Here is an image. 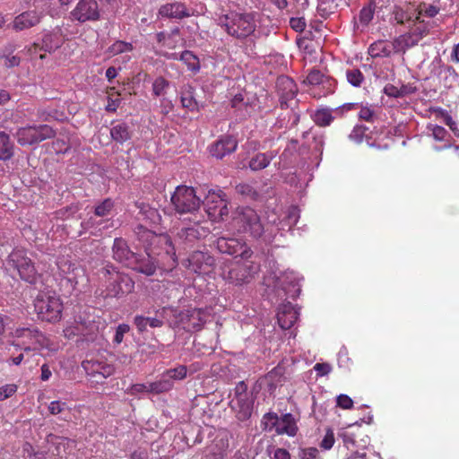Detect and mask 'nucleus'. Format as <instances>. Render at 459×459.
I'll return each instance as SVG.
<instances>
[{
    "label": "nucleus",
    "mask_w": 459,
    "mask_h": 459,
    "mask_svg": "<svg viewBox=\"0 0 459 459\" xmlns=\"http://www.w3.org/2000/svg\"><path fill=\"white\" fill-rule=\"evenodd\" d=\"M255 12H230L219 18L218 24L234 39L242 40L253 35L256 30Z\"/></svg>",
    "instance_id": "nucleus-1"
},
{
    "label": "nucleus",
    "mask_w": 459,
    "mask_h": 459,
    "mask_svg": "<svg viewBox=\"0 0 459 459\" xmlns=\"http://www.w3.org/2000/svg\"><path fill=\"white\" fill-rule=\"evenodd\" d=\"M134 233L148 256L160 255L162 252L167 255H175L172 241L168 235H158L141 224L135 227Z\"/></svg>",
    "instance_id": "nucleus-2"
},
{
    "label": "nucleus",
    "mask_w": 459,
    "mask_h": 459,
    "mask_svg": "<svg viewBox=\"0 0 459 459\" xmlns=\"http://www.w3.org/2000/svg\"><path fill=\"white\" fill-rule=\"evenodd\" d=\"M7 336L11 345L19 347L25 351H39L48 344V340L43 333L33 325L15 329L12 327Z\"/></svg>",
    "instance_id": "nucleus-3"
},
{
    "label": "nucleus",
    "mask_w": 459,
    "mask_h": 459,
    "mask_svg": "<svg viewBox=\"0 0 459 459\" xmlns=\"http://www.w3.org/2000/svg\"><path fill=\"white\" fill-rule=\"evenodd\" d=\"M231 226L238 233L258 239L264 232L260 216L250 207H240L231 221Z\"/></svg>",
    "instance_id": "nucleus-4"
},
{
    "label": "nucleus",
    "mask_w": 459,
    "mask_h": 459,
    "mask_svg": "<svg viewBox=\"0 0 459 459\" xmlns=\"http://www.w3.org/2000/svg\"><path fill=\"white\" fill-rule=\"evenodd\" d=\"M55 130L47 124L27 125L16 130L14 137L21 146H32L51 139L55 136Z\"/></svg>",
    "instance_id": "nucleus-5"
},
{
    "label": "nucleus",
    "mask_w": 459,
    "mask_h": 459,
    "mask_svg": "<svg viewBox=\"0 0 459 459\" xmlns=\"http://www.w3.org/2000/svg\"><path fill=\"white\" fill-rule=\"evenodd\" d=\"M104 270L108 275L105 298H119L134 290V281L127 274L116 271L109 265H107Z\"/></svg>",
    "instance_id": "nucleus-6"
},
{
    "label": "nucleus",
    "mask_w": 459,
    "mask_h": 459,
    "mask_svg": "<svg viewBox=\"0 0 459 459\" xmlns=\"http://www.w3.org/2000/svg\"><path fill=\"white\" fill-rule=\"evenodd\" d=\"M34 307L42 321L54 323L62 317L63 302L58 297L39 294L34 300Z\"/></svg>",
    "instance_id": "nucleus-7"
},
{
    "label": "nucleus",
    "mask_w": 459,
    "mask_h": 459,
    "mask_svg": "<svg viewBox=\"0 0 459 459\" xmlns=\"http://www.w3.org/2000/svg\"><path fill=\"white\" fill-rule=\"evenodd\" d=\"M415 46L411 36H399L394 41L377 40L368 48V54L373 58L387 57L393 53L405 52L406 49Z\"/></svg>",
    "instance_id": "nucleus-8"
},
{
    "label": "nucleus",
    "mask_w": 459,
    "mask_h": 459,
    "mask_svg": "<svg viewBox=\"0 0 459 459\" xmlns=\"http://www.w3.org/2000/svg\"><path fill=\"white\" fill-rule=\"evenodd\" d=\"M8 263L18 272L21 279L28 283L34 284L39 278L34 263L22 249H14L11 252Z\"/></svg>",
    "instance_id": "nucleus-9"
},
{
    "label": "nucleus",
    "mask_w": 459,
    "mask_h": 459,
    "mask_svg": "<svg viewBox=\"0 0 459 459\" xmlns=\"http://www.w3.org/2000/svg\"><path fill=\"white\" fill-rule=\"evenodd\" d=\"M171 204L178 213H194L201 204L193 187L179 186L171 195Z\"/></svg>",
    "instance_id": "nucleus-10"
},
{
    "label": "nucleus",
    "mask_w": 459,
    "mask_h": 459,
    "mask_svg": "<svg viewBox=\"0 0 459 459\" xmlns=\"http://www.w3.org/2000/svg\"><path fill=\"white\" fill-rule=\"evenodd\" d=\"M204 204L212 221H223L229 215V202L222 190H210L205 196Z\"/></svg>",
    "instance_id": "nucleus-11"
},
{
    "label": "nucleus",
    "mask_w": 459,
    "mask_h": 459,
    "mask_svg": "<svg viewBox=\"0 0 459 459\" xmlns=\"http://www.w3.org/2000/svg\"><path fill=\"white\" fill-rule=\"evenodd\" d=\"M237 263L227 273H223V278L230 283L240 286L250 282L259 271V264L248 260Z\"/></svg>",
    "instance_id": "nucleus-12"
},
{
    "label": "nucleus",
    "mask_w": 459,
    "mask_h": 459,
    "mask_svg": "<svg viewBox=\"0 0 459 459\" xmlns=\"http://www.w3.org/2000/svg\"><path fill=\"white\" fill-rule=\"evenodd\" d=\"M82 367L89 377V379L95 384H103L105 379L115 373V367L104 359H91L82 362Z\"/></svg>",
    "instance_id": "nucleus-13"
},
{
    "label": "nucleus",
    "mask_w": 459,
    "mask_h": 459,
    "mask_svg": "<svg viewBox=\"0 0 459 459\" xmlns=\"http://www.w3.org/2000/svg\"><path fill=\"white\" fill-rule=\"evenodd\" d=\"M217 248L222 254L239 256L242 260H248L253 255V251L247 243L236 238H219Z\"/></svg>",
    "instance_id": "nucleus-14"
},
{
    "label": "nucleus",
    "mask_w": 459,
    "mask_h": 459,
    "mask_svg": "<svg viewBox=\"0 0 459 459\" xmlns=\"http://www.w3.org/2000/svg\"><path fill=\"white\" fill-rule=\"evenodd\" d=\"M209 314L206 309L190 307L181 311L178 316V322L187 332L200 331L207 321Z\"/></svg>",
    "instance_id": "nucleus-15"
},
{
    "label": "nucleus",
    "mask_w": 459,
    "mask_h": 459,
    "mask_svg": "<svg viewBox=\"0 0 459 459\" xmlns=\"http://www.w3.org/2000/svg\"><path fill=\"white\" fill-rule=\"evenodd\" d=\"M72 21L81 23L94 22L100 18L99 4L96 0H79L70 13Z\"/></svg>",
    "instance_id": "nucleus-16"
},
{
    "label": "nucleus",
    "mask_w": 459,
    "mask_h": 459,
    "mask_svg": "<svg viewBox=\"0 0 459 459\" xmlns=\"http://www.w3.org/2000/svg\"><path fill=\"white\" fill-rule=\"evenodd\" d=\"M231 433L225 429L218 430L215 437L207 448L206 459H226L230 450Z\"/></svg>",
    "instance_id": "nucleus-17"
},
{
    "label": "nucleus",
    "mask_w": 459,
    "mask_h": 459,
    "mask_svg": "<svg viewBox=\"0 0 459 459\" xmlns=\"http://www.w3.org/2000/svg\"><path fill=\"white\" fill-rule=\"evenodd\" d=\"M264 420L271 422L275 427V431L279 435L286 434L289 437H294L298 432V426L296 420L291 413H285L278 418L276 413H266L264 416Z\"/></svg>",
    "instance_id": "nucleus-18"
},
{
    "label": "nucleus",
    "mask_w": 459,
    "mask_h": 459,
    "mask_svg": "<svg viewBox=\"0 0 459 459\" xmlns=\"http://www.w3.org/2000/svg\"><path fill=\"white\" fill-rule=\"evenodd\" d=\"M56 264L59 275L70 282L73 288L78 285L79 278L84 276L83 269L76 266L67 256L59 255L56 258Z\"/></svg>",
    "instance_id": "nucleus-19"
},
{
    "label": "nucleus",
    "mask_w": 459,
    "mask_h": 459,
    "mask_svg": "<svg viewBox=\"0 0 459 459\" xmlns=\"http://www.w3.org/2000/svg\"><path fill=\"white\" fill-rule=\"evenodd\" d=\"M276 89L281 108H288L290 107V102L295 99L298 93V87L295 82L288 76H279L276 81Z\"/></svg>",
    "instance_id": "nucleus-20"
},
{
    "label": "nucleus",
    "mask_w": 459,
    "mask_h": 459,
    "mask_svg": "<svg viewBox=\"0 0 459 459\" xmlns=\"http://www.w3.org/2000/svg\"><path fill=\"white\" fill-rule=\"evenodd\" d=\"M215 259L208 252L194 251L188 258V267L198 274H209L213 271Z\"/></svg>",
    "instance_id": "nucleus-21"
},
{
    "label": "nucleus",
    "mask_w": 459,
    "mask_h": 459,
    "mask_svg": "<svg viewBox=\"0 0 459 459\" xmlns=\"http://www.w3.org/2000/svg\"><path fill=\"white\" fill-rule=\"evenodd\" d=\"M306 82L313 86L310 91L315 98L319 99L333 91V82L318 70L311 71L307 74Z\"/></svg>",
    "instance_id": "nucleus-22"
},
{
    "label": "nucleus",
    "mask_w": 459,
    "mask_h": 459,
    "mask_svg": "<svg viewBox=\"0 0 459 459\" xmlns=\"http://www.w3.org/2000/svg\"><path fill=\"white\" fill-rule=\"evenodd\" d=\"M113 258L124 264L127 267H131L135 264L136 254L134 253L128 247L127 242L122 238H116L114 239L113 247Z\"/></svg>",
    "instance_id": "nucleus-23"
},
{
    "label": "nucleus",
    "mask_w": 459,
    "mask_h": 459,
    "mask_svg": "<svg viewBox=\"0 0 459 459\" xmlns=\"http://www.w3.org/2000/svg\"><path fill=\"white\" fill-rule=\"evenodd\" d=\"M238 143L232 136L226 135L216 141L210 149L211 154L217 158L222 159L226 155L234 152L237 149Z\"/></svg>",
    "instance_id": "nucleus-24"
},
{
    "label": "nucleus",
    "mask_w": 459,
    "mask_h": 459,
    "mask_svg": "<svg viewBox=\"0 0 459 459\" xmlns=\"http://www.w3.org/2000/svg\"><path fill=\"white\" fill-rule=\"evenodd\" d=\"M298 316L299 313L291 303L282 304L277 313L278 324L282 329H290L298 320Z\"/></svg>",
    "instance_id": "nucleus-25"
},
{
    "label": "nucleus",
    "mask_w": 459,
    "mask_h": 459,
    "mask_svg": "<svg viewBox=\"0 0 459 459\" xmlns=\"http://www.w3.org/2000/svg\"><path fill=\"white\" fill-rule=\"evenodd\" d=\"M230 405L238 420L245 421L250 418L253 411V401L249 397L232 398Z\"/></svg>",
    "instance_id": "nucleus-26"
},
{
    "label": "nucleus",
    "mask_w": 459,
    "mask_h": 459,
    "mask_svg": "<svg viewBox=\"0 0 459 459\" xmlns=\"http://www.w3.org/2000/svg\"><path fill=\"white\" fill-rule=\"evenodd\" d=\"M39 22L40 16L36 11H27L14 18L13 29L21 31L37 25Z\"/></svg>",
    "instance_id": "nucleus-27"
},
{
    "label": "nucleus",
    "mask_w": 459,
    "mask_h": 459,
    "mask_svg": "<svg viewBox=\"0 0 459 459\" xmlns=\"http://www.w3.org/2000/svg\"><path fill=\"white\" fill-rule=\"evenodd\" d=\"M159 14L162 17L175 19H182L190 16V13L185 4L180 2L161 5L159 9Z\"/></svg>",
    "instance_id": "nucleus-28"
},
{
    "label": "nucleus",
    "mask_w": 459,
    "mask_h": 459,
    "mask_svg": "<svg viewBox=\"0 0 459 459\" xmlns=\"http://www.w3.org/2000/svg\"><path fill=\"white\" fill-rule=\"evenodd\" d=\"M139 209L138 220L145 221L149 226L158 225L161 221V216L158 210L145 203H135Z\"/></svg>",
    "instance_id": "nucleus-29"
},
{
    "label": "nucleus",
    "mask_w": 459,
    "mask_h": 459,
    "mask_svg": "<svg viewBox=\"0 0 459 459\" xmlns=\"http://www.w3.org/2000/svg\"><path fill=\"white\" fill-rule=\"evenodd\" d=\"M64 43L62 33L58 31L48 32L43 35L40 44V50L45 53H53Z\"/></svg>",
    "instance_id": "nucleus-30"
},
{
    "label": "nucleus",
    "mask_w": 459,
    "mask_h": 459,
    "mask_svg": "<svg viewBox=\"0 0 459 459\" xmlns=\"http://www.w3.org/2000/svg\"><path fill=\"white\" fill-rule=\"evenodd\" d=\"M110 135L112 140L122 144L131 139L133 130L127 123L118 121L112 124Z\"/></svg>",
    "instance_id": "nucleus-31"
},
{
    "label": "nucleus",
    "mask_w": 459,
    "mask_h": 459,
    "mask_svg": "<svg viewBox=\"0 0 459 459\" xmlns=\"http://www.w3.org/2000/svg\"><path fill=\"white\" fill-rule=\"evenodd\" d=\"M163 56H165L168 59H179L181 60L188 68V70L192 72H197L200 70V62L198 57L194 55L192 51L185 50L183 51L179 57L178 56L177 53L168 54L164 53L162 54Z\"/></svg>",
    "instance_id": "nucleus-32"
},
{
    "label": "nucleus",
    "mask_w": 459,
    "mask_h": 459,
    "mask_svg": "<svg viewBox=\"0 0 459 459\" xmlns=\"http://www.w3.org/2000/svg\"><path fill=\"white\" fill-rule=\"evenodd\" d=\"M180 30L178 27H176L170 30V32L160 31L156 34V39L159 44L163 47H166L169 49H175L178 42Z\"/></svg>",
    "instance_id": "nucleus-33"
},
{
    "label": "nucleus",
    "mask_w": 459,
    "mask_h": 459,
    "mask_svg": "<svg viewBox=\"0 0 459 459\" xmlns=\"http://www.w3.org/2000/svg\"><path fill=\"white\" fill-rule=\"evenodd\" d=\"M429 29L430 25L429 22L415 18L412 22L410 32L403 36H411V39L415 41V45H417L419 40L429 33Z\"/></svg>",
    "instance_id": "nucleus-34"
},
{
    "label": "nucleus",
    "mask_w": 459,
    "mask_h": 459,
    "mask_svg": "<svg viewBox=\"0 0 459 459\" xmlns=\"http://www.w3.org/2000/svg\"><path fill=\"white\" fill-rule=\"evenodd\" d=\"M394 18L399 24L408 23L409 26L412 23L415 19L416 9L413 6L407 5L406 9L403 10L401 7L396 6L394 10Z\"/></svg>",
    "instance_id": "nucleus-35"
},
{
    "label": "nucleus",
    "mask_w": 459,
    "mask_h": 459,
    "mask_svg": "<svg viewBox=\"0 0 459 459\" xmlns=\"http://www.w3.org/2000/svg\"><path fill=\"white\" fill-rule=\"evenodd\" d=\"M134 323L138 332L143 333L147 330V327L159 328L163 325V321L157 317H148L143 316H136Z\"/></svg>",
    "instance_id": "nucleus-36"
},
{
    "label": "nucleus",
    "mask_w": 459,
    "mask_h": 459,
    "mask_svg": "<svg viewBox=\"0 0 459 459\" xmlns=\"http://www.w3.org/2000/svg\"><path fill=\"white\" fill-rule=\"evenodd\" d=\"M273 158L274 154L273 152L257 153L249 160V168L255 171L261 170L266 168Z\"/></svg>",
    "instance_id": "nucleus-37"
},
{
    "label": "nucleus",
    "mask_w": 459,
    "mask_h": 459,
    "mask_svg": "<svg viewBox=\"0 0 459 459\" xmlns=\"http://www.w3.org/2000/svg\"><path fill=\"white\" fill-rule=\"evenodd\" d=\"M173 382L169 378L164 377L163 373L160 379L149 383L148 388L150 394H159L169 392L173 388Z\"/></svg>",
    "instance_id": "nucleus-38"
},
{
    "label": "nucleus",
    "mask_w": 459,
    "mask_h": 459,
    "mask_svg": "<svg viewBox=\"0 0 459 459\" xmlns=\"http://www.w3.org/2000/svg\"><path fill=\"white\" fill-rule=\"evenodd\" d=\"M152 256H148L147 260L139 261L138 258H135V264L131 265L130 268L135 270L138 273H143L145 275L151 276L153 275L156 272L157 265L152 260Z\"/></svg>",
    "instance_id": "nucleus-39"
},
{
    "label": "nucleus",
    "mask_w": 459,
    "mask_h": 459,
    "mask_svg": "<svg viewBox=\"0 0 459 459\" xmlns=\"http://www.w3.org/2000/svg\"><path fill=\"white\" fill-rule=\"evenodd\" d=\"M133 49L134 46L132 43L124 40H116L111 46L108 48L107 53L110 56H115L120 54L131 52Z\"/></svg>",
    "instance_id": "nucleus-40"
},
{
    "label": "nucleus",
    "mask_w": 459,
    "mask_h": 459,
    "mask_svg": "<svg viewBox=\"0 0 459 459\" xmlns=\"http://www.w3.org/2000/svg\"><path fill=\"white\" fill-rule=\"evenodd\" d=\"M334 117L328 108H321L315 112L313 120L319 126H328L333 121Z\"/></svg>",
    "instance_id": "nucleus-41"
},
{
    "label": "nucleus",
    "mask_w": 459,
    "mask_h": 459,
    "mask_svg": "<svg viewBox=\"0 0 459 459\" xmlns=\"http://www.w3.org/2000/svg\"><path fill=\"white\" fill-rule=\"evenodd\" d=\"M13 155V144L9 136L2 132L0 133V160H5Z\"/></svg>",
    "instance_id": "nucleus-42"
},
{
    "label": "nucleus",
    "mask_w": 459,
    "mask_h": 459,
    "mask_svg": "<svg viewBox=\"0 0 459 459\" xmlns=\"http://www.w3.org/2000/svg\"><path fill=\"white\" fill-rule=\"evenodd\" d=\"M179 238L185 240V241H193L196 238H199L201 236V233L199 231V226L197 223L195 224V226L192 227H183L181 228L178 232L177 233Z\"/></svg>",
    "instance_id": "nucleus-43"
},
{
    "label": "nucleus",
    "mask_w": 459,
    "mask_h": 459,
    "mask_svg": "<svg viewBox=\"0 0 459 459\" xmlns=\"http://www.w3.org/2000/svg\"><path fill=\"white\" fill-rule=\"evenodd\" d=\"M169 85L170 82L163 76L157 77L152 82V95L156 98L164 96Z\"/></svg>",
    "instance_id": "nucleus-44"
},
{
    "label": "nucleus",
    "mask_w": 459,
    "mask_h": 459,
    "mask_svg": "<svg viewBox=\"0 0 459 459\" xmlns=\"http://www.w3.org/2000/svg\"><path fill=\"white\" fill-rule=\"evenodd\" d=\"M52 149L57 154L67 152L71 149L69 137L66 134H60L52 142Z\"/></svg>",
    "instance_id": "nucleus-45"
},
{
    "label": "nucleus",
    "mask_w": 459,
    "mask_h": 459,
    "mask_svg": "<svg viewBox=\"0 0 459 459\" xmlns=\"http://www.w3.org/2000/svg\"><path fill=\"white\" fill-rule=\"evenodd\" d=\"M345 74L348 82L354 87H359L365 80L364 74L358 68H349Z\"/></svg>",
    "instance_id": "nucleus-46"
},
{
    "label": "nucleus",
    "mask_w": 459,
    "mask_h": 459,
    "mask_svg": "<svg viewBox=\"0 0 459 459\" xmlns=\"http://www.w3.org/2000/svg\"><path fill=\"white\" fill-rule=\"evenodd\" d=\"M188 368L185 365H179L174 368L167 369L164 372V377L173 380H183L186 377Z\"/></svg>",
    "instance_id": "nucleus-47"
},
{
    "label": "nucleus",
    "mask_w": 459,
    "mask_h": 459,
    "mask_svg": "<svg viewBox=\"0 0 459 459\" xmlns=\"http://www.w3.org/2000/svg\"><path fill=\"white\" fill-rule=\"evenodd\" d=\"M374 11H375V4L371 0L369 4L367 6H364L359 14V22L367 26L369 24V22L372 21L374 16Z\"/></svg>",
    "instance_id": "nucleus-48"
},
{
    "label": "nucleus",
    "mask_w": 459,
    "mask_h": 459,
    "mask_svg": "<svg viewBox=\"0 0 459 459\" xmlns=\"http://www.w3.org/2000/svg\"><path fill=\"white\" fill-rule=\"evenodd\" d=\"M439 9L432 4H420L419 8L416 9L417 15L415 16L416 19H420L421 16H426L428 18H432L436 16L438 13Z\"/></svg>",
    "instance_id": "nucleus-49"
},
{
    "label": "nucleus",
    "mask_w": 459,
    "mask_h": 459,
    "mask_svg": "<svg viewBox=\"0 0 459 459\" xmlns=\"http://www.w3.org/2000/svg\"><path fill=\"white\" fill-rule=\"evenodd\" d=\"M113 207L114 202L110 198H107L95 207L94 213L96 216L104 217L110 213Z\"/></svg>",
    "instance_id": "nucleus-50"
},
{
    "label": "nucleus",
    "mask_w": 459,
    "mask_h": 459,
    "mask_svg": "<svg viewBox=\"0 0 459 459\" xmlns=\"http://www.w3.org/2000/svg\"><path fill=\"white\" fill-rule=\"evenodd\" d=\"M13 325V319L6 315L0 314V344L4 343V339L6 337L5 333L11 332Z\"/></svg>",
    "instance_id": "nucleus-51"
},
{
    "label": "nucleus",
    "mask_w": 459,
    "mask_h": 459,
    "mask_svg": "<svg viewBox=\"0 0 459 459\" xmlns=\"http://www.w3.org/2000/svg\"><path fill=\"white\" fill-rule=\"evenodd\" d=\"M183 108L190 111L197 110L198 105L191 91L184 92L180 98Z\"/></svg>",
    "instance_id": "nucleus-52"
},
{
    "label": "nucleus",
    "mask_w": 459,
    "mask_h": 459,
    "mask_svg": "<svg viewBox=\"0 0 459 459\" xmlns=\"http://www.w3.org/2000/svg\"><path fill=\"white\" fill-rule=\"evenodd\" d=\"M427 129L431 132L433 138L439 142L445 141L448 135L447 131L443 126L437 125L429 124L428 125Z\"/></svg>",
    "instance_id": "nucleus-53"
},
{
    "label": "nucleus",
    "mask_w": 459,
    "mask_h": 459,
    "mask_svg": "<svg viewBox=\"0 0 459 459\" xmlns=\"http://www.w3.org/2000/svg\"><path fill=\"white\" fill-rule=\"evenodd\" d=\"M236 190L241 195L247 196L254 200L258 197V193L256 192V190L254 189V187L248 184H238L236 186Z\"/></svg>",
    "instance_id": "nucleus-54"
},
{
    "label": "nucleus",
    "mask_w": 459,
    "mask_h": 459,
    "mask_svg": "<svg viewBox=\"0 0 459 459\" xmlns=\"http://www.w3.org/2000/svg\"><path fill=\"white\" fill-rule=\"evenodd\" d=\"M359 117L361 120L367 121V122H373L374 118L376 117L374 109L369 106H363L362 104H359Z\"/></svg>",
    "instance_id": "nucleus-55"
},
{
    "label": "nucleus",
    "mask_w": 459,
    "mask_h": 459,
    "mask_svg": "<svg viewBox=\"0 0 459 459\" xmlns=\"http://www.w3.org/2000/svg\"><path fill=\"white\" fill-rule=\"evenodd\" d=\"M18 386L15 384H6L0 386V401L12 397L17 392Z\"/></svg>",
    "instance_id": "nucleus-56"
},
{
    "label": "nucleus",
    "mask_w": 459,
    "mask_h": 459,
    "mask_svg": "<svg viewBox=\"0 0 459 459\" xmlns=\"http://www.w3.org/2000/svg\"><path fill=\"white\" fill-rule=\"evenodd\" d=\"M299 459H319V451L316 447L300 448L299 451Z\"/></svg>",
    "instance_id": "nucleus-57"
},
{
    "label": "nucleus",
    "mask_w": 459,
    "mask_h": 459,
    "mask_svg": "<svg viewBox=\"0 0 459 459\" xmlns=\"http://www.w3.org/2000/svg\"><path fill=\"white\" fill-rule=\"evenodd\" d=\"M67 409V404L61 401H52L48 405V411L52 415H57Z\"/></svg>",
    "instance_id": "nucleus-58"
},
{
    "label": "nucleus",
    "mask_w": 459,
    "mask_h": 459,
    "mask_svg": "<svg viewBox=\"0 0 459 459\" xmlns=\"http://www.w3.org/2000/svg\"><path fill=\"white\" fill-rule=\"evenodd\" d=\"M334 444V434L330 429L326 430V433L320 443V446L325 450H329L333 446Z\"/></svg>",
    "instance_id": "nucleus-59"
},
{
    "label": "nucleus",
    "mask_w": 459,
    "mask_h": 459,
    "mask_svg": "<svg viewBox=\"0 0 459 459\" xmlns=\"http://www.w3.org/2000/svg\"><path fill=\"white\" fill-rule=\"evenodd\" d=\"M440 116L443 119L445 124L452 130L454 131L456 128V123L454 121L452 117L448 114V112L445 109H442L440 108H437L435 110Z\"/></svg>",
    "instance_id": "nucleus-60"
},
{
    "label": "nucleus",
    "mask_w": 459,
    "mask_h": 459,
    "mask_svg": "<svg viewBox=\"0 0 459 459\" xmlns=\"http://www.w3.org/2000/svg\"><path fill=\"white\" fill-rule=\"evenodd\" d=\"M126 393L130 395L149 393L148 384H133L126 389Z\"/></svg>",
    "instance_id": "nucleus-61"
},
{
    "label": "nucleus",
    "mask_w": 459,
    "mask_h": 459,
    "mask_svg": "<svg viewBox=\"0 0 459 459\" xmlns=\"http://www.w3.org/2000/svg\"><path fill=\"white\" fill-rule=\"evenodd\" d=\"M130 326L126 324H121L117 327L116 333L114 336V342L120 344L123 342L124 335L128 333Z\"/></svg>",
    "instance_id": "nucleus-62"
},
{
    "label": "nucleus",
    "mask_w": 459,
    "mask_h": 459,
    "mask_svg": "<svg viewBox=\"0 0 459 459\" xmlns=\"http://www.w3.org/2000/svg\"><path fill=\"white\" fill-rule=\"evenodd\" d=\"M336 403L338 407L344 410L351 409L353 406L352 399L347 394H340L337 397Z\"/></svg>",
    "instance_id": "nucleus-63"
},
{
    "label": "nucleus",
    "mask_w": 459,
    "mask_h": 459,
    "mask_svg": "<svg viewBox=\"0 0 459 459\" xmlns=\"http://www.w3.org/2000/svg\"><path fill=\"white\" fill-rule=\"evenodd\" d=\"M290 26L297 32H301L306 28V20L303 17L291 18L290 20Z\"/></svg>",
    "instance_id": "nucleus-64"
}]
</instances>
